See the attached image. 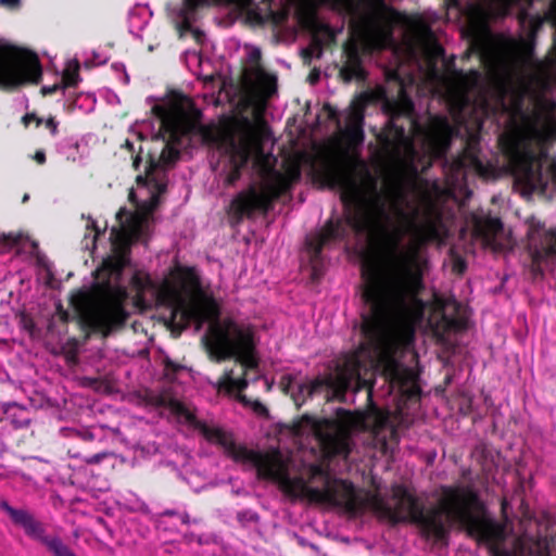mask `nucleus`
<instances>
[{
	"label": "nucleus",
	"mask_w": 556,
	"mask_h": 556,
	"mask_svg": "<svg viewBox=\"0 0 556 556\" xmlns=\"http://www.w3.org/2000/svg\"><path fill=\"white\" fill-rule=\"evenodd\" d=\"M308 388L306 383H299L296 389L291 392V399L295 404L296 408H301L302 405L308 400L312 399L311 395L307 394Z\"/></svg>",
	"instance_id": "obj_31"
},
{
	"label": "nucleus",
	"mask_w": 556,
	"mask_h": 556,
	"mask_svg": "<svg viewBox=\"0 0 556 556\" xmlns=\"http://www.w3.org/2000/svg\"><path fill=\"white\" fill-rule=\"evenodd\" d=\"M258 83L267 97H270L276 92L277 81L274 76L267 75L263 71H260Z\"/></svg>",
	"instance_id": "obj_30"
},
{
	"label": "nucleus",
	"mask_w": 556,
	"mask_h": 556,
	"mask_svg": "<svg viewBox=\"0 0 556 556\" xmlns=\"http://www.w3.org/2000/svg\"><path fill=\"white\" fill-rule=\"evenodd\" d=\"M363 47L361 42L350 37L342 46L344 62L339 70L340 79L350 84L353 80L363 81L367 73L363 66Z\"/></svg>",
	"instance_id": "obj_20"
},
{
	"label": "nucleus",
	"mask_w": 556,
	"mask_h": 556,
	"mask_svg": "<svg viewBox=\"0 0 556 556\" xmlns=\"http://www.w3.org/2000/svg\"><path fill=\"white\" fill-rule=\"evenodd\" d=\"M28 199H29V195L26 193V194H24V197H23V200H22V201L25 203L26 201H28Z\"/></svg>",
	"instance_id": "obj_60"
},
{
	"label": "nucleus",
	"mask_w": 556,
	"mask_h": 556,
	"mask_svg": "<svg viewBox=\"0 0 556 556\" xmlns=\"http://www.w3.org/2000/svg\"><path fill=\"white\" fill-rule=\"evenodd\" d=\"M151 181H154V186L159 193H163L166 190V185L164 182L157 181L154 177L153 179H150Z\"/></svg>",
	"instance_id": "obj_51"
},
{
	"label": "nucleus",
	"mask_w": 556,
	"mask_h": 556,
	"mask_svg": "<svg viewBox=\"0 0 556 556\" xmlns=\"http://www.w3.org/2000/svg\"><path fill=\"white\" fill-rule=\"evenodd\" d=\"M542 542L548 543L546 553L536 554L535 556H552V552L556 551V533L551 536L539 538Z\"/></svg>",
	"instance_id": "obj_40"
},
{
	"label": "nucleus",
	"mask_w": 556,
	"mask_h": 556,
	"mask_svg": "<svg viewBox=\"0 0 556 556\" xmlns=\"http://www.w3.org/2000/svg\"><path fill=\"white\" fill-rule=\"evenodd\" d=\"M141 163V157L139 155H137L135 159H134V167L135 169H138L139 168V164Z\"/></svg>",
	"instance_id": "obj_57"
},
{
	"label": "nucleus",
	"mask_w": 556,
	"mask_h": 556,
	"mask_svg": "<svg viewBox=\"0 0 556 556\" xmlns=\"http://www.w3.org/2000/svg\"><path fill=\"white\" fill-rule=\"evenodd\" d=\"M11 422L15 428H26L30 422L29 412L18 408L17 414L11 415Z\"/></svg>",
	"instance_id": "obj_35"
},
{
	"label": "nucleus",
	"mask_w": 556,
	"mask_h": 556,
	"mask_svg": "<svg viewBox=\"0 0 556 556\" xmlns=\"http://www.w3.org/2000/svg\"><path fill=\"white\" fill-rule=\"evenodd\" d=\"M368 9L362 17L363 25L369 40L377 48H384L393 38V29L396 24L405 18V15L384 0H361Z\"/></svg>",
	"instance_id": "obj_15"
},
{
	"label": "nucleus",
	"mask_w": 556,
	"mask_h": 556,
	"mask_svg": "<svg viewBox=\"0 0 556 556\" xmlns=\"http://www.w3.org/2000/svg\"><path fill=\"white\" fill-rule=\"evenodd\" d=\"M42 67L38 55L11 45H0V88H14L25 83L38 84Z\"/></svg>",
	"instance_id": "obj_14"
},
{
	"label": "nucleus",
	"mask_w": 556,
	"mask_h": 556,
	"mask_svg": "<svg viewBox=\"0 0 556 556\" xmlns=\"http://www.w3.org/2000/svg\"><path fill=\"white\" fill-rule=\"evenodd\" d=\"M77 434L85 441H92L94 439V434L91 431L77 432Z\"/></svg>",
	"instance_id": "obj_50"
},
{
	"label": "nucleus",
	"mask_w": 556,
	"mask_h": 556,
	"mask_svg": "<svg viewBox=\"0 0 556 556\" xmlns=\"http://www.w3.org/2000/svg\"><path fill=\"white\" fill-rule=\"evenodd\" d=\"M31 121H36L37 125L41 124V119L36 116L34 113H27L23 117L24 124L27 126Z\"/></svg>",
	"instance_id": "obj_48"
},
{
	"label": "nucleus",
	"mask_w": 556,
	"mask_h": 556,
	"mask_svg": "<svg viewBox=\"0 0 556 556\" xmlns=\"http://www.w3.org/2000/svg\"><path fill=\"white\" fill-rule=\"evenodd\" d=\"M192 35H193V38L200 42L202 40V38L204 37V33L202 30H200L199 28H193L191 30Z\"/></svg>",
	"instance_id": "obj_52"
},
{
	"label": "nucleus",
	"mask_w": 556,
	"mask_h": 556,
	"mask_svg": "<svg viewBox=\"0 0 556 556\" xmlns=\"http://www.w3.org/2000/svg\"><path fill=\"white\" fill-rule=\"evenodd\" d=\"M130 264V248L121 244L113 255L103 260L94 271L97 298L89 291L78 290L70 299L76 319L86 338L99 333L103 338L123 328L129 313L126 309L127 289L121 283L124 269Z\"/></svg>",
	"instance_id": "obj_3"
},
{
	"label": "nucleus",
	"mask_w": 556,
	"mask_h": 556,
	"mask_svg": "<svg viewBox=\"0 0 556 556\" xmlns=\"http://www.w3.org/2000/svg\"><path fill=\"white\" fill-rule=\"evenodd\" d=\"M253 122L241 117L233 128L227 129L223 135L225 143L224 155L226 161L219 175L224 178V186L231 187L241 178L242 170L248 165L254 151L262 150V140L268 131L263 111L253 112Z\"/></svg>",
	"instance_id": "obj_10"
},
{
	"label": "nucleus",
	"mask_w": 556,
	"mask_h": 556,
	"mask_svg": "<svg viewBox=\"0 0 556 556\" xmlns=\"http://www.w3.org/2000/svg\"><path fill=\"white\" fill-rule=\"evenodd\" d=\"M3 239H4L5 241H10V242H12V243H14V244H17V243H18V241H20V237H18V236H14V235H12V233L4 235V236H3Z\"/></svg>",
	"instance_id": "obj_54"
},
{
	"label": "nucleus",
	"mask_w": 556,
	"mask_h": 556,
	"mask_svg": "<svg viewBox=\"0 0 556 556\" xmlns=\"http://www.w3.org/2000/svg\"><path fill=\"white\" fill-rule=\"evenodd\" d=\"M454 74L462 87L466 90H472L477 88L482 78V74L479 70H470L468 72L456 70Z\"/></svg>",
	"instance_id": "obj_28"
},
{
	"label": "nucleus",
	"mask_w": 556,
	"mask_h": 556,
	"mask_svg": "<svg viewBox=\"0 0 556 556\" xmlns=\"http://www.w3.org/2000/svg\"><path fill=\"white\" fill-rule=\"evenodd\" d=\"M179 156V153L170 148L168 144H165L160 153L159 157H155L152 153L148 154L147 166H146V177L144 179H153V175L159 169H164L169 165H173ZM138 182L143 180L142 176L137 177Z\"/></svg>",
	"instance_id": "obj_23"
},
{
	"label": "nucleus",
	"mask_w": 556,
	"mask_h": 556,
	"mask_svg": "<svg viewBox=\"0 0 556 556\" xmlns=\"http://www.w3.org/2000/svg\"><path fill=\"white\" fill-rule=\"evenodd\" d=\"M309 479H319L323 488H314L301 481V495L308 502L340 507L351 516H358L366 509L368 501L357 492L355 485L349 480L333 478L328 468L319 464L312 465Z\"/></svg>",
	"instance_id": "obj_11"
},
{
	"label": "nucleus",
	"mask_w": 556,
	"mask_h": 556,
	"mask_svg": "<svg viewBox=\"0 0 556 556\" xmlns=\"http://www.w3.org/2000/svg\"><path fill=\"white\" fill-rule=\"evenodd\" d=\"M529 253L532 261L533 270L541 266V264L549 258L556 257V227L544 229L539 235L538 241L532 239L529 244Z\"/></svg>",
	"instance_id": "obj_21"
},
{
	"label": "nucleus",
	"mask_w": 556,
	"mask_h": 556,
	"mask_svg": "<svg viewBox=\"0 0 556 556\" xmlns=\"http://www.w3.org/2000/svg\"><path fill=\"white\" fill-rule=\"evenodd\" d=\"M251 59L254 61H258L261 59V52L260 50H255L251 53Z\"/></svg>",
	"instance_id": "obj_56"
},
{
	"label": "nucleus",
	"mask_w": 556,
	"mask_h": 556,
	"mask_svg": "<svg viewBox=\"0 0 556 556\" xmlns=\"http://www.w3.org/2000/svg\"><path fill=\"white\" fill-rule=\"evenodd\" d=\"M482 124V121H476L471 128L466 129L464 150L450 164L448 170L453 178H465L467 172H473L479 176L489 174V167L479 157Z\"/></svg>",
	"instance_id": "obj_18"
},
{
	"label": "nucleus",
	"mask_w": 556,
	"mask_h": 556,
	"mask_svg": "<svg viewBox=\"0 0 556 556\" xmlns=\"http://www.w3.org/2000/svg\"><path fill=\"white\" fill-rule=\"evenodd\" d=\"M440 306L443 311H446L448 307H452L453 313H457L459 308V304L455 300H443L440 303ZM443 320L450 325L455 327L458 324V319L456 317H448L445 312L442 314Z\"/></svg>",
	"instance_id": "obj_32"
},
{
	"label": "nucleus",
	"mask_w": 556,
	"mask_h": 556,
	"mask_svg": "<svg viewBox=\"0 0 556 556\" xmlns=\"http://www.w3.org/2000/svg\"><path fill=\"white\" fill-rule=\"evenodd\" d=\"M79 80V66L78 64L74 68H66L62 75L63 88L75 87Z\"/></svg>",
	"instance_id": "obj_34"
},
{
	"label": "nucleus",
	"mask_w": 556,
	"mask_h": 556,
	"mask_svg": "<svg viewBox=\"0 0 556 556\" xmlns=\"http://www.w3.org/2000/svg\"><path fill=\"white\" fill-rule=\"evenodd\" d=\"M521 3L526 4V8H521L518 12L519 22L525 24L529 21L533 27L540 26L542 18L539 15L532 16L528 11V8L532 4V0H496L498 16L505 17L509 15L513 9Z\"/></svg>",
	"instance_id": "obj_24"
},
{
	"label": "nucleus",
	"mask_w": 556,
	"mask_h": 556,
	"mask_svg": "<svg viewBox=\"0 0 556 556\" xmlns=\"http://www.w3.org/2000/svg\"><path fill=\"white\" fill-rule=\"evenodd\" d=\"M471 404H472L471 396L465 395L463 403L460 404V410L464 412L465 414H469L471 412Z\"/></svg>",
	"instance_id": "obj_44"
},
{
	"label": "nucleus",
	"mask_w": 556,
	"mask_h": 556,
	"mask_svg": "<svg viewBox=\"0 0 556 556\" xmlns=\"http://www.w3.org/2000/svg\"><path fill=\"white\" fill-rule=\"evenodd\" d=\"M466 269H467L466 261L462 256L455 255L453 257V264H452L453 273L460 276L466 271Z\"/></svg>",
	"instance_id": "obj_37"
},
{
	"label": "nucleus",
	"mask_w": 556,
	"mask_h": 556,
	"mask_svg": "<svg viewBox=\"0 0 556 556\" xmlns=\"http://www.w3.org/2000/svg\"><path fill=\"white\" fill-rule=\"evenodd\" d=\"M174 277L187 298H182L169 283L159 285L150 275L136 271L130 280L136 292L135 305L143 311L156 305H173L170 325L178 333L192 324L199 330L207 321H219V306L212 295L203 292L194 267H178Z\"/></svg>",
	"instance_id": "obj_4"
},
{
	"label": "nucleus",
	"mask_w": 556,
	"mask_h": 556,
	"mask_svg": "<svg viewBox=\"0 0 556 556\" xmlns=\"http://www.w3.org/2000/svg\"><path fill=\"white\" fill-rule=\"evenodd\" d=\"M181 521L184 523H189V521H190L189 515L188 514H184L182 517H181Z\"/></svg>",
	"instance_id": "obj_59"
},
{
	"label": "nucleus",
	"mask_w": 556,
	"mask_h": 556,
	"mask_svg": "<svg viewBox=\"0 0 556 556\" xmlns=\"http://www.w3.org/2000/svg\"><path fill=\"white\" fill-rule=\"evenodd\" d=\"M323 110L327 113V116L330 121L332 122H337L338 124L340 123L339 121V112L336 108H333L331 104L329 103H325L324 106H323Z\"/></svg>",
	"instance_id": "obj_42"
},
{
	"label": "nucleus",
	"mask_w": 556,
	"mask_h": 556,
	"mask_svg": "<svg viewBox=\"0 0 556 556\" xmlns=\"http://www.w3.org/2000/svg\"><path fill=\"white\" fill-rule=\"evenodd\" d=\"M498 146L517 184L528 193L545 191L548 178L556 179V157L549 154L547 141L543 137L533 139L510 130L500 135Z\"/></svg>",
	"instance_id": "obj_6"
},
{
	"label": "nucleus",
	"mask_w": 556,
	"mask_h": 556,
	"mask_svg": "<svg viewBox=\"0 0 556 556\" xmlns=\"http://www.w3.org/2000/svg\"><path fill=\"white\" fill-rule=\"evenodd\" d=\"M280 388L285 394H290L294 391L293 377L291 375H283L280 379Z\"/></svg>",
	"instance_id": "obj_38"
},
{
	"label": "nucleus",
	"mask_w": 556,
	"mask_h": 556,
	"mask_svg": "<svg viewBox=\"0 0 556 556\" xmlns=\"http://www.w3.org/2000/svg\"><path fill=\"white\" fill-rule=\"evenodd\" d=\"M473 231L481 238L485 245L495 248L496 236L503 231V223L497 217H475Z\"/></svg>",
	"instance_id": "obj_22"
},
{
	"label": "nucleus",
	"mask_w": 556,
	"mask_h": 556,
	"mask_svg": "<svg viewBox=\"0 0 556 556\" xmlns=\"http://www.w3.org/2000/svg\"><path fill=\"white\" fill-rule=\"evenodd\" d=\"M123 216H126L127 222H131L134 224V231L138 237L140 232V223L126 208H121L116 214V218L119 220L121 224H123Z\"/></svg>",
	"instance_id": "obj_36"
},
{
	"label": "nucleus",
	"mask_w": 556,
	"mask_h": 556,
	"mask_svg": "<svg viewBox=\"0 0 556 556\" xmlns=\"http://www.w3.org/2000/svg\"><path fill=\"white\" fill-rule=\"evenodd\" d=\"M290 188L288 179L279 175L269 185L257 188L250 185L247 189L237 193L231 200L228 216L232 224H240L244 218H251L255 213L268 214L274 203Z\"/></svg>",
	"instance_id": "obj_13"
},
{
	"label": "nucleus",
	"mask_w": 556,
	"mask_h": 556,
	"mask_svg": "<svg viewBox=\"0 0 556 556\" xmlns=\"http://www.w3.org/2000/svg\"><path fill=\"white\" fill-rule=\"evenodd\" d=\"M248 379H247V372L243 371L242 377L236 379L232 377V370H228L225 372L223 378L219 381V388H224L227 392L231 393L233 391L239 392L238 400L243 403L248 404L249 401L245 397V395H242L241 392H243L248 388Z\"/></svg>",
	"instance_id": "obj_26"
},
{
	"label": "nucleus",
	"mask_w": 556,
	"mask_h": 556,
	"mask_svg": "<svg viewBox=\"0 0 556 556\" xmlns=\"http://www.w3.org/2000/svg\"><path fill=\"white\" fill-rule=\"evenodd\" d=\"M0 509L15 526L22 528L27 536L43 544L53 556H76L60 538L47 536L43 525L28 509L15 508L7 501L0 502Z\"/></svg>",
	"instance_id": "obj_17"
},
{
	"label": "nucleus",
	"mask_w": 556,
	"mask_h": 556,
	"mask_svg": "<svg viewBox=\"0 0 556 556\" xmlns=\"http://www.w3.org/2000/svg\"><path fill=\"white\" fill-rule=\"evenodd\" d=\"M364 111L362 108H353L346 117L344 135L353 143H362L364 140Z\"/></svg>",
	"instance_id": "obj_25"
},
{
	"label": "nucleus",
	"mask_w": 556,
	"mask_h": 556,
	"mask_svg": "<svg viewBox=\"0 0 556 556\" xmlns=\"http://www.w3.org/2000/svg\"><path fill=\"white\" fill-rule=\"evenodd\" d=\"M109 455H110V453H108V452L97 453V454H93V455H90V456L86 457L85 462L87 464H99L104 458H106Z\"/></svg>",
	"instance_id": "obj_43"
},
{
	"label": "nucleus",
	"mask_w": 556,
	"mask_h": 556,
	"mask_svg": "<svg viewBox=\"0 0 556 556\" xmlns=\"http://www.w3.org/2000/svg\"><path fill=\"white\" fill-rule=\"evenodd\" d=\"M254 410L258 414H266L267 413V408L265 405H263L262 403L260 402H255L254 404Z\"/></svg>",
	"instance_id": "obj_53"
},
{
	"label": "nucleus",
	"mask_w": 556,
	"mask_h": 556,
	"mask_svg": "<svg viewBox=\"0 0 556 556\" xmlns=\"http://www.w3.org/2000/svg\"><path fill=\"white\" fill-rule=\"evenodd\" d=\"M350 387L349 379L346 377L340 376V377H333L332 381L329 383L327 394H326V401L332 402L337 401L340 403L345 402V396L348 389Z\"/></svg>",
	"instance_id": "obj_27"
},
{
	"label": "nucleus",
	"mask_w": 556,
	"mask_h": 556,
	"mask_svg": "<svg viewBox=\"0 0 556 556\" xmlns=\"http://www.w3.org/2000/svg\"><path fill=\"white\" fill-rule=\"evenodd\" d=\"M165 515H167V516H173V515H174V511H172V510H167V511L165 513Z\"/></svg>",
	"instance_id": "obj_61"
},
{
	"label": "nucleus",
	"mask_w": 556,
	"mask_h": 556,
	"mask_svg": "<svg viewBox=\"0 0 556 556\" xmlns=\"http://www.w3.org/2000/svg\"><path fill=\"white\" fill-rule=\"evenodd\" d=\"M344 366L350 378L356 379V391L364 389L367 392V407L362 414V419L365 427L378 434L389 426L390 414L378 407L372 400L374 381L362 377L363 370L368 371L367 366L356 354L348 358Z\"/></svg>",
	"instance_id": "obj_16"
},
{
	"label": "nucleus",
	"mask_w": 556,
	"mask_h": 556,
	"mask_svg": "<svg viewBox=\"0 0 556 556\" xmlns=\"http://www.w3.org/2000/svg\"><path fill=\"white\" fill-rule=\"evenodd\" d=\"M315 172L323 185L341 191V201L350 211L348 223L356 232H367L379 252L380 261L368 258L362 265L365 281L362 299L369 307V312L362 315V333L368 348L377 354L376 368L384 380L392 388H404L410 382L413 372L396 359L388 325L408 300L424 290L427 261L417 249H403L401 242L404 233L421 245L441 241L445 230L442 213L429 204L419 220L417 207L410 212L396 207L403 230L391 229L384 207L364 200L354 166L326 159Z\"/></svg>",
	"instance_id": "obj_1"
},
{
	"label": "nucleus",
	"mask_w": 556,
	"mask_h": 556,
	"mask_svg": "<svg viewBox=\"0 0 556 556\" xmlns=\"http://www.w3.org/2000/svg\"><path fill=\"white\" fill-rule=\"evenodd\" d=\"M475 501L465 502L455 523L464 528L467 534L489 546L491 556H535L546 553L548 543L539 538L521 536L514 541L513 548L503 546L506 539L505 527L486 515V508L478 492L471 488Z\"/></svg>",
	"instance_id": "obj_8"
},
{
	"label": "nucleus",
	"mask_w": 556,
	"mask_h": 556,
	"mask_svg": "<svg viewBox=\"0 0 556 556\" xmlns=\"http://www.w3.org/2000/svg\"><path fill=\"white\" fill-rule=\"evenodd\" d=\"M319 75L318 74H311L309 75V80L312 84H314L317 79H318Z\"/></svg>",
	"instance_id": "obj_58"
},
{
	"label": "nucleus",
	"mask_w": 556,
	"mask_h": 556,
	"mask_svg": "<svg viewBox=\"0 0 556 556\" xmlns=\"http://www.w3.org/2000/svg\"><path fill=\"white\" fill-rule=\"evenodd\" d=\"M60 85H52V86H43L42 89H41V92L45 94V96H51L53 93H55L59 89H60Z\"/></svg>",
	"instance_id": "obj_46"
},
{
	"label": "nucleus",
	"mask_w": 556,
	"mask_h": 556,
	"mask_svg": "<svg viewBox=\"0 0 556 556\" xmlns=\"http://www.w3.org/2000/svg\"><path fill=\"white\" fill-rule=\"evenodd\" d=\"M332 381V375L327 376H318L315 379L306 382L308 391L307 394L313 397L314 395L325 393L327 394V390L329 387V383Z\"/></svg>",
	"instance_id": "obj_29"
},
{
	"label": "nucleus",
	"mask_w": 556,
	"mask_h": 556,
	"mask_svg": "<svg viewBox=\"0 0 556 556\" xmlns=\"http://www.w3.org/2000/svg\"><path fill=\"white\" fill-rule=\"evenodd\" d=\"M89 228V225L87 226ZM90 228H92V230L94 231V236H93V240H96L101 233L104 232V230H101L94 220H91L90 222Z\"/></svg>",
	"instance_id": "obj_49"
},
{
	"label": "nucleus",
	"mask_w": 556,
	"mask_h": 556,
	"mask_svg": "<svg viewBox=\"0 0 556 556\" xmlns=\"http://www.w3.org/2000/svg\"><path fill=\"white\" fill-rule=\"evenodd\" d=\"M33 159L40 165L45 164L47 161L46 153L43 150H37Z\"/></svg>",
	"instance_id": "obj_47"
},
{
	"label": "nucleus",
	"mask_w": 556,
	"mask_h": 556,
	"mask_svg": "<svg viewBox=\"0 0 556 556\" xmlns=\"http://www.w3.org/2000/svg\"><path fill=\"white\" fill-rule=\"evenodd\" d=\"M0 2L8 7H16L20 4V0H0Z\"/></svg>",
	"instance_id": "obj_55"
},
{
	"label": "nucleus",
	"mask_w": 556,
	"mask_h": 556,
	"mask_svg": "<svg viewBox=\"0 0 556 556\" xmlns=\"http://www.w3.org/2000/svg\"><path fill=\"white\" fill-rule=\"evenodd\" d=\"M56 315L60 321L63 324H68L72 320L71 314L68 313L67 309L63 307L61 303H58L56 305Z\"/></svg>",
	"instance_id": "obj_41"
},
{
	"label": "nucleus",
	"mask_w": 556,
	"mask_h": 556,
	"mask_svg": "<svg viewBox=\"0 0 556 556\" xmlns=\"http://www.w3.org/2000/svg\"><path fill=\"white\" fill-rule=\"evenodd\" d=\"M152 403L157 407L168 408L170 413L177 417H182L189 426L199 430L206 441L216 443L223 447L224 452L235 462L252 464L256 468L260 477L278 479L282 475L285 466L279 451L262 453L237 444L230 433L224 431L222 428L207 426L204 421L199 420L182 402L165 394L154 395Z\"/></svg>",
	"instance_id": "obj_7"
},
{
	"label": "nucleus",
	"mask_w": 556,
	"mask_h": 556,
	"mask_svg": "<svg viewBox=\"0 0 556 556\" xmlns=\"http://www.w3.org/2000/svg\"><path fill=\"white\" fill-rule=\"evenodd\" d=\"M472 486H442L441 497L438 505L426 509L424 503L418 496L412 493L405 485L396 484L392 488V501L394 505L389 504L380 496L372 497L374 509L386 517L392 525L410 521L421 529L427 538H432L437 542H446L450 529L443 520L446 519L455 523L460 515V509L465 502L475 501L470 494Z\"/></svg>",
	"instance_id": "obj_5"
},
{
	"label": "nucleus",
	"mask_w": 556,
	"mask_h": 556,
	"mask_svg": "<svg viewBox=\"0 0 556 556\" xmlns=\"http://www.w3.org/2000/svg\"><path fill=\"white\" fill-rule=\"evenodd\" d=\"M352 424L351 412L339 407L336 409V418H317L303 414L293 421L292 429L296 434L312 430L327 457H348L351 452L349 441Z\"/></svg>",
	"instance_id": "obj_12"
},
{
	"label": "nucleus",
	"mask_w": 556,
	"mask_h": 556,
	"mask_svg": "<svg viewBox=\"0 0 556 556\" xmlns=\"http://www.w3.org/2000/svg\"><path fill=\"white\" fill-rule=\"evenodd\" d=\"M345 228L341 219H328L325 225L316 232L306 236L305 249L309 256V263L313 270V277L321 274L324 266L323 250L331 243L343 239Z\"/></svg>",
	"instance_id": "obj_19"
},
{
	"label": "nucleus",
	"mask_w": 556,
	"mask_h": 556,
	"mask_svg": "<svg viewBox=\"0 0 556 556\" xmlns=\"http://www.w3.org/2000/svg\"><path fill=\"white\" fill-rule=\"evenodd\" d=\"M46 127L50 129L53 136L58 134V122L53 117H49L46 121Z\"/></svg>",
	"instance_id": "obj_45"
},
{
	"label": "nucleus",
	"mask_w": 556,
	"mask_h": 556,
	"mask_svg": "<svg viewBox=\"0 0 556 556\" xmlns=\"http://www.w3.org/2000/svg\"><path fill=\"white\" fill-rule=\"evenodd\" d=\"M154 114L162 121V124L166 128H175V121L172 113L163 105H154L153 106Z\"/></svg>",
	"instance_id": "obj_33"
},
{
	"label": "nucleus",
	"mask_w": 556,
	"mask_h": 556,
	"mask_svg": "<svg viewBox=\"0 0 556 556\" xmlns=\"http://www.w3.org/2000/svg\"><path fill=\"white\" fill-rule=\"evenodd\" d=\"M399 99L389 100L384 104L389 115L386 129L378 137L386 157L396 165L404 167L412 176L430 168L434 161H446L454 128L445 116H433L425 136V151L421 153L415 147L408 130L417 126L414 117V103L401 90Z\"/></svg>",
	"instance_id": "obj_2"
},
{
	"label": "nucleus",
	"mask_w": 556,
	"mask_h": 556,
	"mask_svg": "<svg viewBox=\"0 0 556 556\" xmlns=\"http://www.w3.org/2000/svg\"><path fill=\"white\" fill-rule=\"evenodd\" d=\"M210 359L222 363L235 359L248 369H256V340L254 329L250 325L239 324L231 318L210 324L203 338Z\"/></svg>",
	"instance_id": "obj_9"
},
{
	"label": "nucleus",
	"mask_w": 556,
	"mask_h": 556,
	"mask_svg": "<svg viewBox=\"0 0 556 556\" xmlns=\"http://www.w3.org/2000/svg\"><path fill=\"white\" fill-rule=\"evenodd\" d=\"M181 23L180 29L184 31H191L193 29L192 22L194 20V15L187 14L185 12H180Z\"/></svg>",
	"instance_id": "obj_39"
}]
</instances>
